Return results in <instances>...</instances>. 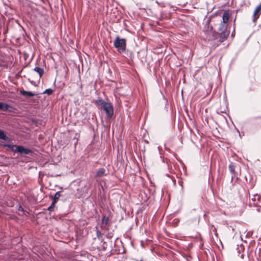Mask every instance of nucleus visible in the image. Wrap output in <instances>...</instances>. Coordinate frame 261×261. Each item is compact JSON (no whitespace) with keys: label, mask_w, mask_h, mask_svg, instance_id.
Returning a JSON list of instances; mask_svg holds the SVG:
<instances>
[{"label":"nucleus","mask_w":261,"mask_h":261,"mask_svg":"<svg viewBox=\"0 0 261 261\" xmlns=\"http://www.w3.org/2000/svg\"><path fill=\"white\" fill-rule=\"evenodd\" d=\"M229 168L231 172H233L234 170V167L232 164H231L229 166Z\"/></svg>","instance_id":"17"},{"label":"nucleus","mask_w":261,"mask_h":261,"mask_svg":"<svg viewBox=\"0 0 261 261\" xmlns=\"http://www.w3.org/2000/svg\"><path fill=\"white\" fill-rule=\"evenodd\" d=\"M20 93L23 96H28V97L34 96H36L37 95V94L34 93L32 92L27 91H24L23 90L20 91Z\"/></svg>","instance_id":"8"},{"label":"nucleus","mask_w":261,"mask_h":261,"mask_svg":"<svg viewBox=\"0 0 261 261\" xmlns=\"http://www.w3.org/2000/svg\"><path fill=\"white\" fill-rule=\"evenodd\" d=\"M233 35H234V33H232L231 34V35H232V36H233Z\"/></svg>","instance_id":"19"},{"label":"nucleus","mask_w":261,"mask_h":261,"mask_svg":"<svg viewBox=\"0 0 261 261\" xmlns=\"http://www.w3.org/2000/svg\"><path fill=\"white\" fill-rule=\"evenodd\" d=\"M233 35H234V33H232L231 34V35H232V36H233Z\"/></svg>","instance_id":"20"},{"label":"nucleus","mask_w":261,"mask_h":261,"mask_svg":"<svg viewBox=\"0 0 261 261\" xmlns=\"http://www.w3.org/2000/svg\"><path fill=\"white\" fill-rule=\"evenodd\" d=\"M34 70L36 72L38 73V74H39V77H41L43 73H44V70L42 68H40L39 67H36L34 69Z\"/></svg>","instance_id":"10"},{"label":"nucleus","mask_w":261,"mask_h":261,"mask_svg":"<svg viewBox=\"0 0 261 261\" xmlns=\"http://www.w3.org/2000/svg\"><path fill=\"white\" fill-rule=\"evenodd\" d=\"M96 105L100 107V109L103 110L107 114L109 118L112 117L114 113L113 107L111 102H108L105 100L99 99L96 101Z\"/></svg>","instance_id":"2"},{"label":"nucleus","mask_w":261,"mask_h":261,"mask_svg":"<svg viewBox=\"0 0 261 261\" xmlns=\"http://www.w3.org/2000/svg\"><path fill=\"white\" fill-rule=\"evenodd\" d=\"M10 108L12 109V108L9 105L4 103V102H0V110H2L4 111H11V110H10Z\"/></svg>","instance_id":"7"},{"label":"nucleus","mask_w":261,"mask_h":261,"mask_svg":"<svg viewBox=\"0 0 261 261\" xmlns=\"http://www.w3.org/2000/svg\"><path fill=\"white\" fill-rule=\"evenodd\" d=\"M15 150L17 152H19L23 154H28L31 152V150L30 149L25 148L22 146H17Z\"/></svg>","instance_id":"5"},{"label":"nucleus","mask_w":261,"mask_h":261,"mask_svg":"<svg viewBox=\"0 0 261 261\" xmlns=\"http://www.w3.org/2000/svg\"><path fill=\"white\" fill-rule=\"evenodd\" d=\"M229 18V14L228 12H224L222 15V22L227 23Z\"/></svg>","instance_id":"9"},{"label":"nucleus","mask_w":261,"mask_h":261,"mask_svg":"<svg viewBox=\"0 0 261 261\" xmlns=\"http://www.w3.org/2000/svg\"><path fill=\"white\" fill-rule=\"evenodd\" d=\"M126 40L123 38H120L117 36L114 41V45L117 49L119 53H123L126 49Z\"/></svg>","instance_id":"3"},{"label":"nucleus","mask_w":261,"mask_h":261,"mask_svg":"<svg viewBox=\"0 0 261 261\" xmlns=\"http://www.w3.org/2000/svg\"><path fill=\"white\" fill-rule=\"evenodd\" d=\"M53 90L51 89H47L44 92L43 94H47L48 95H50L53 93Z\"/></svg>","instance_id":"15"},{"label":"nucleus","mask_w":261,"mask_h":261,"mask_svg":"<svg viewBox=\"0 0 261 261\" xmlns=\"http://www.w3.org/2000/svg\"><path fill=\"white\" fill-rule=\"evenodd\" d=\"M60 196V192H57L54 195L53 202H54V203H57Z\"/></svg>","instance_id":"12"},{"label":"nucleus","mask_w":261,"mask_h":261,"mask_svg":"<svg viewBox=\"0 0 261 261\" xmlns=\"http://www.w3.org/2000/svg\"><path fill=\"white\" fill-rule=\"evenodd\" d=\"M227 24L222 22L219 28V31L220 32V34L216 32H207L206 34L207 35V39L208 40H214L217 39L219 37V42H223L225 41L230 34L229 30L227 29Z\"/></svg>","instance_id":"1"},{"label":"nucleus","mask_w":261,"mask_h":261,"mask_svg":"<svg viewBox=\"0 0 261 261\" xmlns=\"http://www.w3.org/2000/svg\"><path fill=\"white\" fill-rule=\"evenodd\" d=\"M19 210H20L21 211H23V209L20 207L19 208Z\"/></svg>","instance_id":"18"},{"label":"nucleus","mask_w":261,"mask_h":261,"mask_svg":"<svg viewBox=\"0 0 261 261\" xmlns=\"http://www.w3.org/2000/svg\"><path fill=\"white\" fill-rule=\"evenodd\" d=\"M3 146L7 147L10 149L12 151L16 152L15 150V149H16V147L17 146L13 145H10V144H3Z\"/></svg>","instance_id":"14"},{"label":"nucleus","mask_w":261,"mask_h":261,"mask_svg":"<svg viewBox=\"0 0 261 261\" xmlns=\"http://www.w3.org/2000/svg\"><path fill=\"white\" fill-rule=\"evenodd\" d=\"M0 139L5 140L9 143L12 142V139L7 136L5 132L0 129Z\"/></svg>","instance_id":"6"},{"label":"nucleus","mask_w":261,"mask_h":261,"mask_svg":"<svg viewBox=\"0 0 261 261\" xmlns=\"http://www.w3.org/2000/svg\"><path fill=\"white\" fill-rule=\"evenodd\" d=\"M56 203H54V202L52 201L51 204L48 207V210L49 211H53L54 209Z\"/></svg>","instance_id":"16"},{"label":"nucleus","mask_w":261,"mask_h":261,"mask_svg":"<svg viewBox=\"0 0 261 261\" xmlns=\"http://www.w3.org/2000/svg\"><path fill=\"white\" fill-rule=\"evenodd\" d=\"M105 169L104 168H100L97 172L96 176L97 177H101L105 175Z\"/></svg>","instance_id":"11"},{"label":"nucleus","mask_w":261,"mask_h":261,"mask_svg":"<svg viewBox=\"0 0 261 261\" xmlns=\"http://www.w3.org/2000/svg\"><path fill=\"white\" fill-rule=\"evenodd\" d=\"M261 14V5H258L255 9L252 16V21L255 22L257 19L259 17Z\"/></svg>","instance_id":"4"},{"label":"nucleus","mask_w":261,"mask_h":261,"mask_svg":"<svg viewBox=\"0 0 261 261\" xmlns=\"http://www.w3.org/2000/svg\"><path fill=\"white\" fill-rule=\"evenodd\" d=\"M101 227L106 226L108 223L109 219L106 216H103L102 218Z\"/></svg>","instance_id":"13"}]
</instances>
